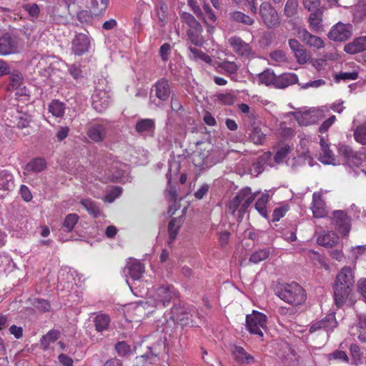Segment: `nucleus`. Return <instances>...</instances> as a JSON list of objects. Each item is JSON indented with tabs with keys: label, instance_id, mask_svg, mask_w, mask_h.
<instances>
[{
	"label": "nucleus",
	"instance_id": "nucleus-25",
	"mask_svg": "<svg viewBox=\"0 0 366 366\" xmlns=\"http://www.w3.org/2000/svg\"><path fill=\"white\" fill-rule=\"evenodd\" d=\"M155 120L154 119H141L135 126V130L139 134L154 132L155 129Z\"/></svg>",
	"mask_w": 366,
	"mask_h": 366
},
{
	"label": "nucleus",
	"instance_id": "nucleus-45",
	"mask_svg": "<svg viewBox=\"0 0 366 366\" xmlns=\"http://www.w3.org/2000/svg\"><path fill=\"white\" fill-rule=\"evenodd\" d=\"M168 167L167 178L168 183L170 184L172 177H176L179 172L181 168L180 162H169Z\"/></svg>",
	"mask_w": 366,
	"mask_h": 366
},
{
	"label": "nucleus",
	"instance_id": "nucleus-34",
	"mask_svg": "<svg viewBox=\"0 0 366 366\" xmlns=\"http://www.w3.org/2000/svg\"><path fill=\"white\" fill-rule=\"evenodd\" d=\"M269 199V195L267 192L263 193L259 197L255 203V209L264 218H267V210L266 205Z\"/></svg>",
	"mask_w": 366,
	"mask_h": 366
},
{
	"label": "nucleus",
	"instance_id": "nucleus-37",
	"mask_svg": "<svg viewBox=\"0 0 366 366\" xmlns=\"http://www.w3.org/2000/svg\"><path fill=\"white\" fill-rule=\"evenodd\" d=\"M81 204L86 209V210L94 217H97L100 215L101 212L99 206L89 199H84L81 200Z\"/></svg>",
	"mask_w": 366,
	"mask_h": 366
},
{
	"label": "nucleus",
	"instance_id": "nucleus-5",
	"mask_svg": "<svg viewBox=\"0 0 366 366\" xmlns=\"http://www.w3.org/2000/svg\"><path fill=\"white\" fill-rule=\"evenodd\" d=\"M22 48L23 41L16 34L7 32L0 36V55L18 54Z\"/></svg>",
	"mask_w": 366,
	"mask_h": 366
},
{
	"label": "nucleus",
	"instance_id": "nucleus-6",
	"mask_svg": "<svg viewBox=\"0 0 366 366\" xmlns=\"http://www.w3.org/2000/svg\"><path fill=\"white\" fill-rule=\"evenodd\" d=\"M259 13L262 23L266 27L272 29L280 26V15L269 2H262L259 6Z\"/></svg>",
	"mask_w": 366,
	"mask_h": 366
},
{
	"label": "nucleus",
	"instance_id": "nucleus-24",
	"mask_svg": "<svg viewBox=\"0 0 366 366\" xmlns=\"http://www.w3.org/2000/svg\"><path fill=\"white\" fill-rule=\"evenodd\" d=\"M350 332L361 342H366V316H360L357 325L351 328Z\"/></svg>",
	"mask_w": 366,
	"mask_h": 366
},
{
	"label": "nucleus",
	"instance_id": "nucleus-2",
	"mask_svg": "<svg viewBox=\"0 0 366 366\" xmlns=\"http://www.w3.org/2000/svg\"><path fill=\"white\" fill-rule=\"evenodd\" d=\"M176 295L177 292L172 285H162L149 292L147 300L143 307L146 309H149V307H165Z\"/></svg>",
	"mask_w": 366,
	"mask_h": 366
},
{
	"label": "nucleus",
	"instance_id": "nucleus-14",
	"mask_svg": "<svg viewBox=\"0 0 366 366\" xmlns=\"http://www.w3.org/2000/svg\"><path fill=\"white\" fill-rule=\"evenodd\" d=\"M333 215L334 222L339 232L343 236H347L350 230V219L345 212L341 210L335 211Z\"/></svg>",
	"mask_w": 366,
	"mask_h": 366
},
{
	"label": "nucleus",
	"instance_id": "nucleus-38",
	"mask_svg": "<svg viewBox=\"0 0 366 366\" xmlns=\"http://www.w3.org/2000/svg\"><path fill=\"white\" fill-rule=\"evenodd\" d=\"M270 254L269 249L264 248L253 252L249 259V261L254 264H258L260 262L267 259Z\"/></svg>",
	"mask_w": 366,
	"mask_h": 366
},
{
	"label": "nucleus",
	"instance_id": "nucleus-29",
	"mask_svg": "<svg viewBox=\"0 0 366 366\" xmlns=\"http://www.w3.org/2000/svg\"><path fill=\"white\" fill-rule=\"evenodd\" d=\"M345 166L350 174L355 176L362 172L366 175V162H346Z\"/></svg>",
	"mask_w": 366,
	"mask_h": 366
},
{
	"label": "nucleus",
	"instance_id": "nucleus-41",
	"mask_svg": "<svg viewBox=\"0 0 366 366\" xmlns=\"http://www.w3.org/2000/svg\"><path fill=\"white\" fill-rule=\"evenodd\" d=\"M45 167V162H29L24 167V174L28 175L30 172H39Z\"/></svg>",
	"mask_w": 366,
	"mask_h": 366
},
{
	"label": "nucleus",
	"instance_id": "nucleus-17",
	"mask_svg": "<svg viewBox=\"0 0 366 366\" xmlns=\"http://www.w3.org/2000/svg\"><path fill=\"white\" fill-rule=\"evenodd\" d=\"M319 112L316 110H310L305 112H291L295 116L301 126H307L315 124L318 121Z\"/></svg>",
	"mask_w": 366,
	"mask_h": 366
},
{
	"label": "nucleus",
	"instance_id": "nucleus-59",
	"mask_svg": "<svg viewBox=\"0 0 366 366\" xmlns=\"http://www.w3.org/2000/svg\"><path fill=\"white\" fill-rule=\"evenodd\" d=\"M271 59L277 62L282 63L287 60L285 53L282 50H275L269 54Z\"/></svg>",
	"mask_w": 366,
	"mask_h": 366
},
{
	"label": "nucleus",
	"instance_id": "nucleus-19",
	"mask_svg": "<svg viewBox=\"0 0 366 366\" xmlns=\"http://www.w3.org/2000/svg\"><path fill=\"white\" fill-rule=\"evenodd\" d=\"M202 31L203 29L200 24L192 28H188L187 31L188 40L197 46H202L204 43V40L202 36Z\"/></svg>",
	"mask_w": 366,
	"mask_h": 366
},
{
	"label": "nucleus",
	"instance_id": "nucleus-39",
	"mask_svg": "<svg viewBox=\"0 0 366 366\" xmlns=\"http://www.w3.org/2000/svg\"><path fill=\"white\" fill-rule=\"evenodd\" d=\"M298 0H287L284 8V15L287 17H293L297 14Z\"/></svg>",
	"mask_w": 366,
	"mask_h": 366
},
{
	"label": "nucleus",
	"instance_id": "nucleus-21",
	"mask_svg": "<svg viewBox=\"0 0 366 366\" xmlns=\"http://www.w3.org/2000/svg\"><path fill=\"white\" fill-rule=\"evenodd\" d=\"M298 77L294 73L282 74L280 76H277L276 88L284 89L290 85L297 83Z\"/></svg>",
	"mask_w": 366,
	"mask_h": 366
},
{
	"label": "nucleus",
	"instance_id": "nucleus-26",
	"mask_svg": "<svg viewBox=\"0 0 366 366\" xmlns=\"http://www.w3.org/2000/svg\"><path fill=\"white\" fill-rule=\"evenodd\" d=\"M14 188V182L13 175L6 172H0V190L10 192Z\"/></svg>",
	"mask_w": 366,
	"mask_h": 366
},
{
	"label": "nucleus",
	"instance_id": "nucleus-12",
	"mask_svg": "<svg viewBox=\"0 0 366 366\" xmlns=\"http://www.w3.org/2000/svg\"><path fill=\"white\" fill-rule=\"evenodd\" d=\"M337 322L334 313L328 314L325 318L314 322L310 329L311 333L322 330L326 332H332L337 327Z\"/></svg>",
	"mask_w": 366,
	"mask_h": 366
},
{
	"label": "nucleus",
	"instance_id": "nucleus-15",
	"mask_svg": "<svg viewBox=\"0 0 366 366\" xmlns=\"http://www.w3.org/2000/svg\"><path fill=\"white\" fill-rule=\"evenodd\" d=\"M153 92L160 101H167L171 94V87L168 81L164 78L158 80L152 89L151 92Z\"/></svg>",
	"mask_w": 366,
	"mask_h": 366
},
{
	"label": "nucleus",
	"instance_id": "nucleus-30",
	"mask_svg": "<svg viewBox=\"0 0 366 366\" xmlns=\"http://www.w3.org/2000/svg\"><path fill=\"white\" fill-rule=\"evenodd\" d=\"M108 4L109 0H90L89 8L93 15L99 16L106 11Z\"/></svg>",
	"mask_w": 366,
	"mask_h": 366
},
{
	"label": "nucleus",
	"instance_id": "nucleus-46",
	"mask_svg": "<svg viewBox=\"0 0 366 366\" xmlns=\"http://www.w3.org/2000/svg\"><path fill=\"white\" fill-rule=\"evenodd\" d=\"M338 152L342 157L347 160L356 158V153L347 145H340L338 147Z\"/></svg>",
	"mask_w": 366,
	"mask_h": 366
},
{
	"label": "nucleus",
	"instance_id": "nucleus-56",
	"mask_svg": "<svg viewBox=\"0 0 366 366\" xmlns=\"http://www.w3.org/2000/svg\"><path fill=\"white\" fill-rule=\"evenodd\" d=\"M24 8L31 16L34 18H36L40 13V9L36 4H26Z\"/></svg>",
	"mask_w": 366,
	"mask_h": 366
},
{
	"label": "nucleus",
	"instance_id": "nucleus-28",
	"mask_svg": "<svg viewBox=\"0 0 366 366\" xmlns=\"http://www.w3.org/2000/svg\"><path fill=\"white\" fill-rule=\"evenodd\" d=\"M233 355L234 359L241 364H252L254 362V357L242 347L236 346L233 351Z\"/></svg>",
	"mask_w": 366,
	"mask_h": 366
},
{
	"label": "nucleus",
	"instance_id": "nucleus-20",
	"mask_svg": "<svg viewBox=\"0 0 366 366\" xmlns=\"http://www.w3.org/2000/svg\"><path fill=\"white\" fill-rule=\"evenodd\" d=\"M344 50L347 54H355L366 50V36L356 38L352 42L345 46Z\"/></svg>",
	"mask_w": 366,
	"mask_h": 366
},
{
	"label": "nucleus",
	"instance_id": "nucleus-62",
	"mask_svg": "<svg viewBox=\"0 0 366 366\" xmlns=\"http://www.w3.org/2000/svg\"><path fill=\"white\" fill-rule=\"evenodd\" d=\"M303 5L308 11H315L320 4V0H302Z\"/></svg>",
	"mask_w": 366,
	"mask_h": 366
},
{
	"label": "nucleus",
	"instance_id": "nucleus-1",
	"mask_svg": "<svg viewBox=\"0 0 366 366\" xmlns=\"http://www.w3.org/2000/svg\"><path fill=\"white\" fill-rule=\"evenodd\" d=\"M355 283V272L350 267H344L337 273L333 286L334 299L337 307L346 302Z\"/></svg>",
	"mask_w": 366,
	"mask_h": 366
},
{
	"label": "nucleus",
	"instance_id": "nucleus-27",
	"mask_svg": "<svg viewBox=\"0 0 366 366\" xmlns=\"http://www.w3.org/2000/svg\"><path fill=\"white\" fill-rule=\"evenodd\" d=\"M353 21L359 23L366 19V0H359L352 9Z\"/></svg>",
	"mask_w": 366,
	"mask_h": 366
},
{
	"label": "nucleus",
	"instance_id": "nucleus-16",
	"mask_svg": "<svg viewBox=\"0 0 366 366\" xmlns=\"http://www.w3.org/2000/svg\"><path fill=\"white\" fill-rule=\"evenodd\" d=\"M92 99L94 109L99 112H104L109 106V98L106 91L95 90Z\"/></svg>",
	"mask_w": 366,
	"mask_h": 366
},
{
	"label": "nucleus",
	"instance_id": "nucleus-3",
	"mask_svg": "<svg viewBox=\"0 0 366 366\" xmlns=\"http://www.w3.org/2000/svg\"><path fill=\"white\" fill-rule=\"evenodd\" d=\"M276 294L282 300L292 306L302 305L307 299L305 290L295 282L282 285Z\"/></svg>",
	"mask_w": 366,
	"mask_h": 366
},
{
	"label": "nucleus",
	"instance_id": "nucleus-36",
	"mask_svg": "<svg viewBox=\"0 0 366 366\" xmlns=\"http://www.w3.org/2000/svg\"><path fill=\"white\" fill-rule=\"evenodd\" d=\"M59 332L55 330H51L44 335L41 339V345L43 350L49 348L51 342H54L59 338Z\"/></svg>",
	"mask_w": 366,
	"mask_h": 366
},
{
	"label": "nucleus",
	"instance_id": "nucleus-49",
	"mask_svg": "<svg viewBox=\"0 0 366 366\" xmlns=\"http://www.w3.org/2000/svg\"><path fill=\"white\" fill-rule=\"evenodd\" d=\"M291 151V147L287 144L280 147L274 154V160H282L285 159Z\"/></svg>",
	"mask_w": 366,
	"mask_h": 366
},
{
	"label": "nucleus",
	"instance_id": "nucleus-60",
	"mask_svg": "<svg viewBox=\"0 0 366 366\" xmlns=\"http://www.w3.org/2000/svg\"><path fill=\"white\" fill-rule=\"evenodd\" d=\"M287 211V207H280L274 209L272 213V221L277 222L283 217Z\"/></svg>",
	"mask_w": 366,
	"mask_h": 366
},
{
	"label": "nucleus",
	"instance_id": "nucleus-23",
	"mask_svg": "<svg viewBox=\"0 0 366 366\" xmlns=\"http://www.w3.org/2000/svg\"><path fill=\"white\" fill-rule=\"evenodd\" d=\"M229 17L232 21L247 26H251L255 23L254 18L240 11H234L231 12L229 14Z\"/></svg>",
	"mask_w": 366,
	"mask_h": 366
},
{
	"label": "nucleus",
	"instance_id": "nucleus-22",
	"mask_svg": "<svg viewBox=\"0 0 366 366\" xmlns=\"http://www.w3.org/2000/svg\"><path fill=\"white\" fill-rule=\"evenodd\" d=\"M338 236L333 232H325L317 239L318 244L327 247L335 246L338 243Z\"/></svg>",
	"mask_w": 366,
	"mask_h": 366
},
{
	"label": "nucleus",
	"instance_id": "nucleus-33",
	"mask_svg": "<svg viewBox=\"0 0 366 366\" xmlns=\"http://www.w3.org/2000/svg\"><path fill=\"white\" fill-rule=\"evenodd\" d=\"M277 76L270 69H267L260 73L258 76V81L259 83L265 84L266 86L274 85L276 86Z\"/></svg>",
	"mask_w": 366,
	"mask_h": 366
},
{
	"label": "nucleus",
	"instance_id": "nucleus-32",
	"mask_svg": "<svg viewBox=\"0 0 366 366\" xmlns=\"http://www.w3.org/2000/svg\"><path fill=\"white\" fill-rule=\"evenodd\" d=\"M94 323L97 332H103L108 330L110 323V318L107 315L98 314L94 318Z\"/></svg>",
	"mask_w": 366,
	"mask_h": 366
},
{
	"label": "nucleus",
	"instance_id": "nucleus-11",
	"mask_svg": "<svg viewBox=\"0 0 366 366\" xmlns=\"http://www.w3.org/2000/svg\"><path fill=\"white\" fill-rule=\"evenodd\" d=\"M144 272V265L139 260L129 258L124 269V273L127 277H129L132 280H139Z\"/></svg>",
	"mask_w": 366,
	"mask_h": 366
},
{
	"label": "nucleus",
	"instance_id": "nucleus-58",
	"mask_svg": "<svg viewBox=\"0 0 366 366\" xmlns=\"http://www.w3.org/2000/svg\"><path fill=\"white\" fill-rule=\"evenodd\" d=\"M264 137V134L258 128H254L251 134V138L255 144H262Z\"/></svg>",
	"mask_w": 366,
	"mask_h": 366
},
{
	"label": "nucleus",
	"instance_id": "nucleus-4",
	"mask_svg": "<svg viewBox=\"0 0 366 366\" xmlns=\"http://www.w3.org/2000/svg\"><path fill=\"white\" fill-rule=\"evenodd\" d=\"M254 199V194L252 193L251 189L244 187L239 191L237 195L229 202L228 209L232 214H234L237 209L243 214Z\"/></svg>",
	"mask_w": 366,
	"mask_h": 366
},
{
	"label": "nucleus",
	"instance_id": "nucleus-40",
	"mask_svg": "<svg viewBox=\"0 0 366 366\" xmlns=\"http://www.w3.org/2000/svg\"><path fill=\"white\" fill-rule=\"evenodd\" d=\"M79 218V217L76 214H69L66 215L62 225L64 231L71 232L76 224Z\"/></svg>",
	"mask_w": 366,
	"mask_h": 366
},
{
	"label": "nucleus",
	"instance_id": "nucleus-48",
	"mask_svg": "<svg viewBox=\"0 0 366 366\" xmlns=\"http://www.w3.org/2000/svg\"><path fill=\"white\" fill-rule=\"evenodd\" d=\"M295 34L302 42L308 46L314 36V35L310 34L307 30L302 28H297Z\"/></svg>",
	"mask_w": 366,
	"mask_h": 366
},
{
	"label": "nucleus",
	"instance_id": "nucleus-47",
	"mask_svg": "<svg viewBox=\"0 0 366 366\" xmlns=\"http://www.w3.org/2000/svg\"><path fill=\"white\" fill-rule=\"evenodd\" d=\"M295 34L302 42L308 46L314 36V35L310 34L307 30L302 28H297Z\"/></svg>",
	"mask_w": 366,
	"mask_h": 366
},
{
	"label": "nucleus",
	"instance_id": "nucleus-42",
	"mask_svg": "<svg viewBox=\"0 0 366 366\" xmlns=\"http://www.w3.org/2000/svg\"><path fill=\"white\" fill-rule=\"evenodd\" d=\"M10 82L8 85L9 90H14L20 88L23 84L22 74L19 72L12 73L10 76Z\"/></svg>",
	"mask_w": 366,
	"mask_h": 366
},
{
	"label": "nucleus",
	"instance_id": "nucleus-64",
	"mask_svg": "<svg viewBox=\"0 0 366 366\" xmlns=\"http://www.w3.org/2000/svg\"><path fill=\"white\" fill-rule=\"evenodd\" d=\"M321 21L322 19L317 13L314 12L310 14L309 21L312 28L315 29H318L320 25Z\"/></svg>",
	"mask_w": 366,
	"mask_h": 366
},
{
	"label": "nucleus",
	"instance_id": "nucleus-51",
	"mask_svg": "<svg viewBox=\"0 0 366 366\" xmlns=\"http://www.w3.org/2000/svg\"><path fill=\"white\" fill-rule=\"evenodd\" d=\"M357 292L360 298L366 302V277H362L357 282Z\"/></svg>",
	"mask_w": 366,
	"mask_h": 366
},
{
	"label": "nucleus",
	"instance_id": "nucleus-31",
	"mask_svg": "<svg viewBox=\"0 0 366 366\" xmlns=\"http://www.w3.org/2000/svg\"><path fill=\"white\" fill-rule=\"evenodd\" d=\"M188 49L189 51V56L190 59L194 61H202L207 64L212 63V58L208 54H205L202 51L197 49L196 47H193L192 46H188Z\"/></svg>",
	"mask_w": 366,
	"mask_h": 366
},
{
	"label": "nucleus",
	"instance_id": "nucleus-43",
	"mask_svg": "<svg viewBox=\"0 0 366 366\" xmlns=\"http://www.w3.org/2000/svg\"><path fill=\"white\" fill-rule=\"evenodd\" d=\"M354 138L358 143L366 145V124H362L355 129Z\"/></svg>",
	"mask_w": 366,
	"mask_h": 366
},
{
	"label": "nucleus",
	"instance_id": "nucleus-44",
	"mask_svg": "<svg viewBox=\"0 0 366 366\" xmlns=\"http://www.w3.org/2000/svg\"><path fill=\"white\" fill-rule=\"evenodd\" d=\"M181 224H182L181 218H174L169 222V225H168V231H169V237L172 239V240H173L176 238V236L178 233V231H179Z\"/></svg>",
	"mask_w": 366,
	"mask_h": 366
},
{
	"label": "nucleus",
	"instance_id": "nucleus-35",
	"mask_svg": "<svg viewBox=\"0 0 366 366\" xmlns=\"http://www.w3.org/2000/svg\"><path fill=\"white\" fill-rule=\"evenodd\" d=\"M65 104L59 100H52L49 105V112L56 117H62L65 113Z\"/></svg>",
	"mask_w": 366,
	"mask_h": 366
},
{
	"label": "nucleus",
	"instance_id": "nucleus-54",
	"mask_svg": "<svg viewBox=\"0 0 366 366\" xmlns=\"http://www.w3.org/2000/svg\"><path fill=\"white\" fill-rule=\"evenodd\" d=\"M115 349L118 355L120 356H125L131 352L130 346L125 342H119L115 345Z\"/></svg>",
	"mask_w": 366,
	"mask_h": 366
},
{
	"label": "nucleus",
	"instance_id": "nucleus-57",
	"mask_svg": "<svg viewBox=\"0 0 366 366\" xmlns=\"http://www.w3.org/2000/svg\"><path fill=\"white\" fill-rule=\"evenodd\" d=\"M91 11L81 10L77 13V19L81 23H89L92 21Z\"/></svg>",
	"mask_w": 366,
	"mask_h": 366
},
{
	"label": "nucleus",
	"instance_id": "nucleus-63",
	"mask_svg": "<svg viewBox=\"0 0 366 366\" xmlns=\"http://www.w3.org/2000/svg\"><path fill=\"white\" fill-rule=\"evenodd\" d=\"M264 170L263 162H253L250 168V173L255 177L260 174Z\"/></svg>",
	"mask_w": 366,
	"mask_h": 366
},
{
	"label": "nucleus",
	"instance_id": "nucleus-61",
	"mask_svg": "<svg viewBox=\"0 0 366 366\" xmlns=\"http://www.w3.org/2000/svg\"><path fill=\"white\" fill-rule=\"evenodd\" d=\"M122 193V189L119 187L113 188L111 192L105 196V201L112 202Z\"/></svg>",
	"mask_w": 366,
	"mask_h": 366
},
{
	"label": "nucleus",
	"instance_id": "nucleus-7",
	"mask_svg": "<svg viewBox=\"0 0 366 366\" xmlns=\"http://www.w3.org/2000/svg\"><path fill=\"white\" fill-rule=\"evenodd\" d=\"M267 318L264 314L254 310L251 315H247L246 317V327L250 333L262 337V330L267 327Z\"/></svg>",
	"mask_w": 366,
	"mask_h": 366
},
{
	"label": "nucleus",
	"instance_id": "nucleus-10",
	"mask_svg": "<svg viewBox=\"0 0 366 366\" xmlns=\"http://www.w3.org/2000/svg\"><path fill=\"white\" fill-rule=\"evenodd\" d=\"M228 43L233 51L239 56L249 58L252 55V49L249 44L245 42L237 36H231Z\"/></svg>",
	"mask_w": 366,
	"mask_h": 366
},
{
	"label": "nucleus",
	"instance_id": "nucleus-50",
	"mask_svg": "<svg viewBox=\"0 0 366 366\" xmlns=\"http://www.w3.org/2000/svg\"><path fill=\"white\" fill-rule=\"evenodd\" d=\"M218 66L229 74H235L238 70V66L234 61H224L221 62Z\"/></svg>",
	"mask_w": 366,
	"mask_h": 366
},
{
	"label": "nucleus",
	"instance_id": "nucleus-52",
	"mask_svg": "<svg viewBox=\"0 0 366 366\" xmlns=\"http://www.w3.org/2000/svg\"><path fill=\"white\" fill-rule=\"evenodd\" d=\"M181 19L189 28L197 26L199 22L189 13L183 12L181 14Z\"/></svg>",
	"mask_w": 366,
	"mask_h": 366
},
{
	"label": "nucleus",
	"instance_id": "nucleus-9",
	"mask_svg": "<svg viewBox=\"0 0 366 366\" xmlns=\"http://www.w3.org/2000/svg\"><path fill=\"white\" fill-rule=\"evenodd\" d=\"M109 128L108 122H98L90 125L86 130L87 137L96 143L103 142L107 134Z\"/></svg>",
	"mask_w": 366,
	"mask_h": 366
},
{
	"label": "nucleus",
	"instance_id": "nucleus-53",
	"mask_svg": "<svg viewBox=\"0 0 366 366\" xmlns=\"http://www.w3.org/2000/svg\"><path fill=\"white\" fill-rule=\"evenodd\" d=\"M217 99L225 105H232L234 103L236 97L232 93L219 94L217 95Z\"/></svg>",
	"mask_w": 366,
	"mask_h": 366
},
{
	"label": "nucleus",
	"instance_id": "nucleus-18",
	"mask_svg": "<svg viewBox=\"0 0 366 366\" xmlns=\"http://www.w3.org/2000/svg\"><path fill=\"white\" fill-rule=\"evenodd\" d=\"M312 210L315 218H322L327 215L325 203L320 192H314L312 194Z\"/></svg>",
	"mask_w": 366,
	"mask_h": 366
},
{
	"label": "nucleus",
	"instance_id": "nucleus-55",
	"mask_svg": "<svg viewBox=\"0 0 366 366\" xmlns=\"http://www.w3.org/2000/svg\"><path fill=\"white\" fill-rule=\"evenodd\" d=\"M294 53V55L300 64H305L307 61L309 59V56L305 49L303 47L300 48V49L295 51Z\"/></svg>",
	"mask_w": 366,
	"mask_h": 366
},
{
	"label": "nucleus",
	"instance_id": "nucleus-13",
	"mask_svg": "<svg viewBox=\"0 0 366 366\" xmlns=\"http://www.w3.org/2000/svg\"><path fill=\"white\" fill-rule=\"evenodd\" d=\"M90 46L89 38L84 34H78L72 41V52L81 56L88 51Z\"/></svg>",
	"mask_w": 366,
	"mask_h": 366
},
{
	"label": "nucleus",
	"instance_id": "nucleus-8",
	"mask_svg": "<svg viewBox=\"0 0 366 366\" xmlns=\"http://www.w3.org/2000/svg\"><path fill=\"white\" fill-rule=\"evenodd\" d=\"M352 35V26L351 24L338 22L330 29L328 37L335 41H345Z\"/></svg>",
	"mask_w": 366,
	"mask_h": 366
}]
</instances>
